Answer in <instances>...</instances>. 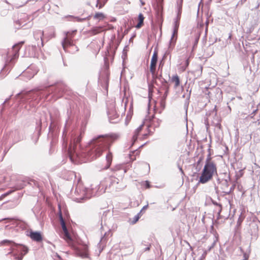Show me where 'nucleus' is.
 Instances as JSON below:
<instances>
[{"instance_id":"1","label":"nucleus","mask_w":260,"mask_h":260,"mask_svg":"<svg viewBox=\"0 0 260 260\" xmlns=\"http://www.w3.org/2000/svg\"><path fill=\"white\" fill-rule=\"evenodd\" d=\"M118 138V135L115 134L99 135L92 138L84 150L80 149L81 135L73 138L69 147L67 140L63 138L62 147L63 149L67 151L72 162H85L93 160L99 157L103 151L109 148Z\"/></svg>"},{"instance_id":"2","label":"nucleus","mask_w":260,"mask_h":260,"mask_svg":"<svg viewBox=\"0 0 260 260\" xmlns=\"http://www.w3.org/2000/svg\"><path fill=\"white\" fill-rule=\"evenodd\" d=\"M67 86L63 82H57L54 85H51L47 87H39L29 91H23L17 94L24 101L32 102V105L35 106L41 100L47 99L50 94L54 101L60 98L66 90Z\"/></svg>"},{"instance_id":"3","label":"nucleus","mask_w":260,"mask_h":260,"mask_svg":"<svg viewBox=\"0 0 260 260\" xmlns=\"http://www.w3.org/2000/svg\"><path fill=\"white\" fill-rule=\"evenodd\" d=\"M210 156H208L206 161L205 165L200 177L199 182L204 184L212 179L214 174L216 175V180L218 185L221 184V179L217 175L216 164L211 161Z\"/></svg>"},{"instance_id":"4","label":"nucleus","mask_w":260,"mask_h":260,"mask_svg":"<svg viewBox=\"0 0 260 260\" xmlns=\"http://www.w3.org/2000/svg\"><path fill=\"white\" fill-rule=\"evenodd\" d=\"M24 41H21L17 44H16L13 46V50L14 51V53H13V55L10 58L8 57L6 61L5 64L4 68L2 69L0 72V79H2L4 78L6 75H2V72H9L11 69L12 68L13 66L14 65L16 60L18 58L19 56V51L24 44Z\"/></svg>"},{"instance_id":"5","label":"nucleus","mask_w":260,"mask_h":260,"mask_svg":"<svg viewBox=\"0 0 260 260\" xmlns=\"http://www.w3.org/2000/svg\"><path fill=\"white\" fill-rule=\"evenodd\" d=\"M1 244L2 245L7 244L11 245L12 250L15 252L13 253L11 251L9 254H12L16 260H22L24 255L28 252V249L27 247L22 244L15 243L12 241L4 240L1 242Z\"/></svg>"},{"instance_id":"6","label":"nucleus","mask_w":260,"mask_h":260,"mask_svg":"<svg viewBox=\"0 0 260 260\" xmlns=\"http://www.w3.org/2000/svg\"><path fill=\"white\" fill-rule=\"evenodd\" d=\"M75 193L80 197L76 199L77 202H83L85 200L89 199L93 196L96 195V192L94 191L93 188L91 186V188H84L81 184L77 186Z\"/></svg>"},{"instance_id":"7","label":"nucleus","mask_w":260,"mask_h":260,"mask_svg":"<svg viewBox=\"0 0 260 260\" xmlns=\"http://www.w3.org/2000/svg\"><path fill=\"white\" fill-rule=\"evenodd\" d=\"M33 19V16L31 15H29L26 13H21L19 15L18 20L15 22L18 25V27H23L27 25L28 27H30L32 25L31 21Z\"/></svg>"},{"instance_id":"8","label":"nucleus","mask_w":260,"mask_h":260,"mask_svg":"<svg viewBox=\"0 0 260 260\" xmlns=\"http://www.w3.org/2000/svg\"><path fill=\"white\" fill-rule=\"evenodd\" d=\"M58 215H59V219L60 221V223L61 226V228L62 229L63 231V238L65 239L67 241H72V238L71 237V236L68 231V229L67 228V226L66 225V223L64 220V219L63 218L61 210V207L60 205H58Z\"/></svg>"},{"instance_id":"9","label":"nucleus","mask_w":260,"mask_h":260,"mask_svg":"<svg viewBox=\"0 0 260 260\" xmlns=\"http://www.w3.org/2000/svg\"><path fill=\"white\" fill-rule=\"evenodd\" d=\"M77 32V30H72L71 31H67L66 32V37L63 38L61 42L63 49L67 51V49L69 46H73V43L72 41V38Z\"/></svg>"},{"instance_id":"10","label":"nucleus","mask_w":260,"mask_h":260,"mask_svg":"<svg viewBox=\"0 0 260 260\" xmlns=\"http://www.w3.org/2000/svg\"><path fill=\"white\" fill-rule=\"evenodd\" d=\"M107 115L109 120H112L117 118L119 117V114L116 111L115 108V103L114 101H111L107 103Z\"/></svg>"},{"instance_id":"11","label":"nucleus","mask_w":260,"mask_h":260,"mask_svg":"<svg viewBox=\"0 0 260 260\" xmlns=\"http://www.w3.org/2000/svg\"><path fill=\"white\" fill-rule=\"evenodd\" d=\"M252 239L256 240L258 237V231L260 229V221L255 218L250 224Z\"/></svg>"},{"instance_id":"12","label":"nucleus","mask_w":260,"mask_h":260,"mask_svg":"<svg viewBox=\"0 0 260 260\" xmlns=\"http://www.w3.org/2000/svg\"><path fill=\"white\" fill-rule=\"evenodd\" d=\"M179 26V22H178V20H174L173 24V31L171 39L170 41L169 49H173L175 45Z\"/></svg>"},{"instance_id":"13","label":"nucleus","mask_w":260,"mask_h":260,"mask_svg":"<svg viewBox=\"0 0 260 260\" xmlns=\"http://www.w3.org/2000/svg\"><path fill=\"white\" fill-rule=\"evenodd\" d=\"M146 122H148V128H153V131L156 128L159 126L161 120L159 119L156 118L154 115L146 118Z\"/></svg>"},{"instance_id":"14","label":"nucleus","mask_w":260,"mask_h":260,"mask_svg":"<svg viewBox=\"0 0 260 260\" xmlns=\"http://www.w3.org/2000/svg\"><path fill=\"white\" fill-rule=\"evenodd\" d=\"M33 66H31L27 68L26 70L23 72L21 75V76L24 78L25 80H28L32 78L34 76L37 74V70H32Z\"/></svg>"},{"instance_id":"15","label":"nucleus","mask_w":260,"mask_h":260,"mask_svg":"<svg viewBox=\"0 0 260 260\" xmlns=\"http://www.w3.org/2000/svg\"><path fill=\"white\" fill-rule=\"evenodd\" d=\"M158 59V55L157 52L156 51H154L153 52L150 66V71L153 76H154V71L156 70V66Z\"/></svg>"},{"instance_id":"16","label":"nucleus","mask_w":260,"mask_h":260,"mask_svg":"<svg viewBox=\"0 0 260 260\" xmlns=\"http://www.w3.org/2000/svg\"><path fill=\"white\" fill-rule=\"evenodd\" d=\"M99 83L102 86L103 88H104L107 91L108 85H109V76L108 74H106L105 75L100 76L99 78Z\"/></svg>"},{"instance_id":"17","label":"nucleus","mask_w":260,"mask_h":260,"mask_svg":"<svg viewBox=\"0 0 260 260\" xmlns=\"http://www.w3.org/2000/svg\"><path fill=\"white\" fill-rule=\"evenodd\" d=\"M28 236L33 241L37 242H40L43 240L42 236L40 232H34L31 231Z\"/></svg>"},{"instance_id":"18","label":"nucleus","mask_w":260,"mask_h":260,"mask_svg":"<svg viewBox=\"0 0 260 260\" xmlns=\"http://www.w3.org/2000/svg\"><path fill=\"white\" fill-rule=\"evenodd\" d=\"M44 36V32L43 31H42L41 30H37L36 31H35L34 32V38L36 40H39V39H40V43H41V45H40L39 43H38V47H43L44 44H43V39H42V37L43 36Z\"/></svg>"},{"instance_id":"19","label":"nucleus","mask_w":260,"mask_h":260,"mask_svg":"<svg viewBox=\"0 0 260 260\" xmlns=\"http://www.w3.org/2000/svg\"><path fill=\"white\" fill-rule=\"evenodd\" d=\"M230 180V176L228 177L227 179H221L220 188L222 190V191L224 193V191H228L229 189V183L228 180Z\"/></svg>"},{"instance_id":"20","label":"nucleus","mask_w":260,"mask_h":260,"mask_svg":"<svg viewBox=\"0 0 260 260\" xmlns=\"http://www.w3.org/2000/svg\"><path fill=\"white\" fill-rule=\"evenodd\" d=\"M164 82L162 83V88L165 90V93L163 94L161 98V99L164 100H166L167 97L168 95L169 90V86L167 83V81L163 79Z\"/></svg>"},{"instance_id":"21","label":"nucleus","mask_w":260,"mask_h":260,"mask_svg":"<svg viewBox=\"0 0 260 260\" xmlns=\"http://www.w3.org/2000/svg\"><path fill=\"white\" fill-rule=\"evenodd\" d=\"M143 126V124H141V125H140L135 131L134 132V134L133 136V138H132V141H133V143H132V145H133L134 144V143L135 142V141H137V138H138V136L139 135V133L141 131L142 129V127Z\"/></svg>"},{"instance_id":"22","label":"nucleus","mask_w":260,"mask_h":260,"mask_svg":"<svg viewBox=\"0 0 260 260\" xmlns=\"http://www.w3.org/2000/svg\"><path fill=\"white\" fill-rule=\"evenodd\" d=\"M106 159L107 161V164L106 166L104 167V169H107L110 167L112 161V154L111 152H109L106 155Z\"/></svg>"},{"instance_id":"23","label":"nucleus","mask_w":260,"mask_h":260,"mask_svg":"<svg viewBox=\"0 0 260 260\" xmlns=\"http://www.w3.org/2000/svg\"><path fill=\"white\" fill-rule=\"evenodd\" d=\"M144 17L142 13H140L138 16L139 22L136 26L137 28H140L143 24Z\"/></svg>"},{"instance_id":"24","label":"nucleus","mask_w":260,"mask_h":260,"mask_svg":"<svg viewBox=\"0 0 260 260\" xmlns=\"http://www.w3.org/2000/svg\"><path fill=\"white\" fill-rule=\"evenodd\" d=\"M172 81L175 82V87H177L180 85V79L178 75H176L172 77Z\"/></svg>"},{"instance_id":"25","label":"nucleus","mask_w":260,"mask_h":260,"mask_svg":"<svg viewBox=\"0 0 260 260\" xmlns=\"http://www.w3.org/2000/svg\"><path fill=\"white\" fill-rule=\"evenodd\" d=\"M183 0H180V2H177L178 17L180 19L181 14Z\"/></svg>"},{"instance_id":"26","label":"nucleus","mask_w":260,"mask_h":260,"mask_svg":"<svg viewBox=\"0 0 260 260\" xmlns=\"http://www.w3.org/2000/svg\"><path fill=\"white\" fill-rule=\"evenodd\" d=\"M108 0H97L96 7H99V9L102 8Z\"/></svg>"},{"instance_id":"27","label":"nucleus","mask_w":260,"mask_h":260,"mask_svg":"<svg viewBox=\"0 0 260 260\" xmlns=\"http://www.w3.org/2000/svg\"><path fill=\"white\" fill-rule=\"evenodd\" d=\"M156 7H157L156 11H157V15H161V13H162V6L161 3L160 2H158L157 3Z\"/></svg>"},{"instance_id":"28","label":"nucleus","mask_w":260,"mask_h":260,"mask_svg":"<svg viewBox=\"0 0 260 260\" xmlns=\"http://www.w3.org/2000/svg\"><path fill=\"white\" fill-rule=\"evenodd\" d=\"M95 19H99V20H102L105 18V16L103 13L99 12L96 13L93 16Z\"/></svg>"},{"instance_id":"29","label":"nucleus","mask_w":260,"mask_h":260,"mask_svg":"<svg viewBox=\"0 0 260 260\" xmlns=\"http://www.w3.org/2000/svg\"><path fill=\"white\" fill-rule=\"evenodd\" d=\"M103 30V28L102 27H94L91 29V32L93 35H96L100 32H101Z\"/></svg>"},{"instance_id":"30","label":"nucleus","mask_w":260,"mask_h":260,"mask_svg":"<svg viewBox=\"0 0 260 260\" xmlns=\"http://www.w3.org/2000/svg\"><path fill=\"white\" fill-rule=\"evenodd\" d=\"M90 17V16H87L86 17L80 18L79 17L75 16L74 20H75V21H77V22H83V21H85L87 19H89Z\"/></svg>"},{"instance_id":"31","label":"nucleus","mask_w":260,"mask_h":260,"mask_svg":"<svg viewBox=\"0 0 260 260\" xmlns=\"http://www.w3.org/2000/svg\"><path fill=\"white\" fill-rule=\"evenodd\" d=\"M16 137L14 139V142L17 143L22 140V137L20 136L19 132H16Z\"/></svg>"},{"instance_id":"32","label":"nucleus","mask_w":260,"mask_h":260,"mask_svg":"<svg viewBox=\"0 0 260 260\" xmlns=\"http://www.w3.org/2000/svg\"><path fill=\"white\" fill-rule=\"evenodd\" d=\"M212 202L214 205H216L218 207V214H220V213L221 211V210H222L221 205L217 203L216 201H212Z\"/></svg>"},{"instance_id":"33","label":"nucleus","mask_w":260,"mask_h":260,"mask_svg":"<svg viewBox=\"0 0 260 260\" xmlns=\"http://www.w3.org/2000/svg\"><path fill=\"white\" fill-rule=\"evenodd\" d=\"M235 187V185L233 184L230 188L229 187V189L228 191H224V193L226 194H229L231 193V192H232Z\"/></svg>"},{"instance_id":"34","label":"nucleus","mask_w":260,"mask_h":260,"mask_svg":"<svg viewBox=\"0 0 260 260\" xmlns=\"http://www.w3.org/2000/svg\"><path fill=\"white\" fill-rule=\"evenodd\" d=\"M75 16L73 15H67L64 16V18L67 19V20L74 22H75Z\"/></svg>"},{"instance_id":"35","label":"nucleus","mask_w":260,"mask_h":260,"mask_svg":"<svg viewBox=\"0 0 260 260\" xmlns=\"http://www.w3.org/2000/svg\"><path fill=\"white\" fill-rule=\"evenodd\" d=\"M139 214V213H138L134 217L133 220L132 221V224H135L138 221L139 219L140 218Z\"/></svg>"},{"instance_id":"36","label":"nucleus","mask_w":260,"mask_h":260,"mask_svg":"<svg viewBox=\"0 0 260 260\" xmlns=\"http://www.w3.org/2000/svg\"><path fill=\"white\" fill-rule=\"evenodd\" d=\"M160 105L162 109H164L166 106V100L161 99L160 101Z\"/></svg>"},{"instance_id":"37","label":"nucleus","mask_w":260,"mask_h":260,"mask_svg":"<svg viewBox=\"0 0 260 260\" xmlns=\"http://www.w3.org/2000/svg\"><path fill=\"white\" fill-rule=\"evenodd\" d=\"M164 64V61L162 60H161L159 61V65H158V70H162V68L163 67Z\"/></svg>"},{"instance_id":"38","label":"nucleus","mask_w":260,"mask_h":260,"mask_svg":"<svg viewBox=\"0 0 260 260\" xmlns=\"http://www.w3.org/2000/svg\"><path fill=\"white\" fill-rule=\"evenodd\" d=\"M81 256L83 258H87L88 257V254L86 252H84L81 254Z\"/></svg>"},{"instance_id":"39","label":"nucleus","mask_w":260,"mask_h":260,"mask_svg":"<svg viewBox=\"0 0 260 260\" xmlns=\"http://www.w3.org/2000/svg\"><path fill=\"white\" fill-rule=\"evenodd\" d=\"M189 63V59L188 58L185 61V67H184L183 70H185L186 69V68L188 66Z\"/></svg>"},{"instance_id":"40","label":"nucleus","mask_w":260,"mask_h":260,"mask_svg":"<svg viewBox=\"0 0 260 260\" xmlns=\"http://www.w3.org/2000/svg\"><path fill=\"white\" fill-rule=\"evenodd\" d=\"M25 186V182H23V183L21 184L20 185H17V188L18 189H22Z\"/></svg>"},{"instance_id":"41","label":"nucleus","mask_w":260,"mask_h":260,"mask_svg":"<svg viewBox=\"0 0 260 260\" xmlns=\"http://www.w3.org/2000/svg\"><path fill=\"white\" fill-rule=\"evenodd\" d=\"M38 124V126L37 127V129H39V131H41V125H42V122L41 121V120H40L38 123H37Z\"/></svg>"},{"instance_id":"42","label":"nucleus","mask_w":260,"mask_h":260,"mask_svg":"<svg viewBox=\"0 0 260 260\" xmlns=\"http://www.w3.org/2000/svg\"><path fill=\"white\" fill-rule=\"evenodd\" d=\"M216 114H217L216 106H215L214 108L213 109V110L212 111V113H211L210 114L216 115Z\"/></svg>"},{"instance_id":"43","label":"nucleus","mask_w":260,"mask_h":260,"mask_svg":"<svg viewBox=\"0 0 260 260\" xmlns=\"http://www.w3.org/2000/svg\"><path fill=\"white\" fill-rule=\"evenodd\" d=\"M50 118H51V122L50 125L49 127V129L50 131H51V129L52 128L53 125L54 124H53V121L52 120V116H51V115H50Z\"/></svg>"},{"instance_id":"44","label":"nucleus","mask_w":260,"mask_h":260,"mask_svg":"<svg viewBox=\"0 0 260 260\" xmlns=\"http://www.w3.org/2000/svg\"><path fill=\"white\" fill-rule=\"evenodd\" d=\"M203 158L202 157H200L199 158V160L197 161V166H199L201 163V162L203 160ZM198 167H197V168Z\"/></svg>"},{"instance_id":"45","label":"nucleus","mask_w":260,"mask_h":260,"mask_svg":"<svg viewBox=\"0 0 260 260\" xmlns=\"http://www.w3.org/2000/svg\"><path fill=\"white\" fill-rule=\"evenodd\" d=\"M145 186L147 188H149L151 186L150 183L148 181H145Z\"/></svg>"},{"instance_id":"46","label":"nucleus","mask_w":260,"mask_h":260,"mask_svg":"<svg viewBox=\"0 0 260 260\" xmlns=\"http://www.w3.org/2000/svg\"><path fill=\"white\" fill-rule=\"evenodd\" d=\"M118 179H116V178H114L112 181V185H114L115 183L116 184H118V181H117Z\"/></svg>"},{"instance_id":"47","label":"nucleus","mask_w":260,"mask_h":260,"mask_svg":"<svg viewBox=\"0 0 260 260\" xmlns=\"http://www.w3.org/2000/svg\"><path fill=\"white\" fill-rule=\"evenodd\" d=\"M148 207V204H147V205L143 206V207L142 208V209H141V210L140 211V212L139 213L140 214L142 212L143 210H146V209H147Z\"/></svg>"},{"instance_id":"48","label":"nucleus","mask_w":260,"mask_h":260,"mask_svg":"<svg viewBox=\"0 0 260 260\" xmlns=\"http://www.w3.org/2000/svg\"><path fill=\"white\" fill-rule=\"evenodd\" d=\"M206 29H205V34L206 35L207 34V30H208V24H209V20H207L206 22Z\"/></svg>"},{"instance_id":"49","label":"nucleus","mask_w":260,"mask_h":260,"mask_svg":"<svg viewBox=\"0 0 260 260\" xmlns=\"http://www.w3.org/2000/svg\"><path fill=\"white\" fill-rule=\"evenodd\" d=\"M202 72V67H201L200 70H198V71L197 70L196 71V73H198V76H200L201 75Z\"/></svg>"},{"instance_id":"50","label":"nucleus","mask_w":260,"mask_h":260,"mask_svg":"<svg viewBox=\"0 0 260 260\" xmlns=\"http://www.w3.org/2000/svg\"><path fill=\"white\" fill-rule=\"evenodd\" d=\"M215 126H216L217 128H219V129H220L221 125V124H220L219 122H217V123L215 124Z\"/></svg>"},{"instance_id":"51","label":"nucleus","mask_w":260,"mask_h":260,"mask_svg":"<svg viewBox=\"0 0 260 260\" xmlns=\"http://www.w3.org/2000/svg\"><path fill=\"white\" fill-rule=\"evenodd\" d=\"M6 219H8V220H16V219L15 218H5L2 220H1L0 221H2V220H6Z\"/></svg>"},{"instance_id":"52","label":"nucleus","mask_w":260,"mask_h":260,"mask_svg":"<svg viewBox=\"0 0 260 260\" xmlns=\"http://www.w3.org/2000/svg\"><path fill=\"white\" fill-rule=\"evenodd\" d=\"M122 168V166L121 165H118V166H117L116 167H115V170H120Z\"/></svg>"},{"instance_id":"53","label":"nucleus","mask_w":260,"mask_h":260,"mask_svg":"<svg viewBox=\"0 0 260 260\" xmlns=\"http://www.w3.org/2000/svg\"><path fill=\"white\" fill-rule=\"evenodd\" d=\"M152 78L154 79H156L157 78H158V76L155 73V71H154V76H153V75H152Z\"/></svg>"},{"instance_id":"54","label":"nucleus","mask_w":260,"mask_h":260,"mask_svg":"<svg viewBox=\"0 0 260 260\" xmlns=\"http://www.w3.org/2000/svg\"><path fill=\"white\" fill-rule=\"evenodd\" d=\"M199 39V37H198V38H197L195 39V41H194V45H196V44H197V43H198Z\"/></svg>"},{"instance_id":"55","label":"nucleus","mask_w":260,"mask_h":260,"mask_svg":"<svg viewBox=\"0 0 260 260\" xmlns=\"http://www.w3.org/2000/svg\"><path fill=\"white\" fill-rule=\"evenodd\" d=\"M214 221L213 220H212V224L211 225V230H214V223H213Z\"/></svg>"},{"instance_id":"56","label":"nucleus","mask_w":260,"mask_h":260,"mask_svg":"<svg viewBox=\"0 0 260 260\" xmlns=\"http://www.w3.org/2000/svg\"><path fill=\"white\" fill-rule=\"evenodd\" d=\"M56 257L59 259V260H61V258L60 256L59 255H58L57 254H56Z\"/></svg>"},{"instance_id":"57","label":"nucleus","mask_w":260,"mask_h":260,"mask_svg":"<svg viewBox=\"0 0 260 260\" xmlns=\"http://www.w3.org/2000/svg\"><path fill=\"white\" fill-rule=\"evenodd\" d=\"M149 249H150V247H147L146 248H145V251L149 250Z\"/></svg>"},{"instance_id":"58","label":"nucleus","mask_w":260,"mask_h":260,"mask_svg":"<svg viewBox=\"0 0 260 260\" xmlns=\"http://www.w3.org/2000/svg\"><path fill=\"white\" fill-rule=\"evenodd\" d=\"M202 221L203 223H204V221H205V216H204L202 217Z\"/></svg>"},{"instance_id":"59","label":"nucleus","mask_w":260,"mask_h":260,"mask_svg":"<svg viewBox=\"0 0 260 260\" xmlns=\"http://www.w3.org/2000/svg\"><path fill=\"white\" fill-rule=\"evenodd\" d=\"M179 170H180V171H181V172L183 174V171L182 169L181 168H179Z\"/></svg>"},{"instance_id":"60","label":"nucleus","mask_w":260,"mask_h":260,"mask_svg":"<svg viewBox=\"0 0 260 260\" xmlns=\"http://www.w3.org/2000/svg\"><path fill=\"white\" fill-rule=\"evenodd\" d=\"M175 20H178V22H179L180 19H179V17H178V15L177 16Z\"/></svg>"},{"instance_id":"61","label":"nucleus","mask_w":260,"mask_h":260,"mask_svg":"<svg viewBox=\"0 0 260 260\" xmlns=\"http://www.w3.org/2000/svg\"><path fill=\"white\" fill-rule=\"evenodd\" d=\"M105 239V237H103L101 240V241H102L103 240H104Z\"/></svg>"},{"instance_id":"62","label":"nucleus","mask_w":260,"mask_h":260,"mask_svg":"<svg viewBox=\"0 0 260 260\" xmlns=\"http://www.w3.org/2000/svg\"><path fill=\"white\" fill-rule=\"evenodd\" d=\"M122 170H123V174L125 173H126V170L124 169H122Z\"/></svg>"},{"instance_id":"63","label":"nucleus","mask_w":260,"mask_h":260,"mask_svg":"<svg viewBox=\"0 0 260 260\" xmlns=\"http://www.w3.org/2000/svg\"><path fill=\"white\" fill-rule=\"evenodd\" d=\"M65 132H66V129H64L63 132V136L64 135Z\"/></svg>"},{"instance_id":"64","label":"nucleus","mask_w":260,"mask_h":260,"mask_svg":"<svg viewBox=\"0 0 260 260\" xmlns=\"http://www.w3.org/2000/svg\"><path fill=\"white\" fill-rule=\"evenodd\" d=\"M214 246V244H212V245L210 247L209 249H210L212 247Z\"/></svg>"}]
</instances>
